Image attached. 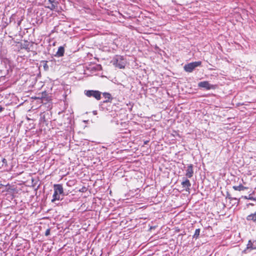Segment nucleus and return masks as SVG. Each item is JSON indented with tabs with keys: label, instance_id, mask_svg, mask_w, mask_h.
<instances>
[{
	"label": "nucleus",
	"instance_id": "9",
	"mask_svg": "<svg viewBox=\"0 0 256 256\" xmlns=\"http://www.w3.org/2000/svg\"><path fill=\"white\" fill-rule=\"evenodd\" d=\"M48 2L50 4V6H47L48 8L54 10L57 8L58 3L55 0H48Z\"/></svg>",
	"mask_w": 256,
	"mask_h": 256
},
{
	"label": "nucleus",
	"instance_id": "11",
	"mask_svg": "<svg viewBox=\"0 0 256 256\" xmlns=\"http://www.w3.org/2000/svg\"><path fill=\"white\" fill-rule=\"evenodd\" d=\"M64 49L63 46L59 47L58 52H56V56H64Z\"/></svg>",
	"mask_w": 256,
	"mask_h": 256
},
{
	"label": "nucleus",
	"instance_id": "2",
	"mask_svg": "<svg viewBox=\"0 0 256 256\" xmlns=\"http://www.w3.org/2000/svg\"><path fill=\"white\" fill-rule=\"evenodd\" d=\"M111 62L119 68H124L126 64V61L122 56L116 55L112 60Z\"/></svg>",
	"mask_w": 256,
	"mask_h": 256
},
{
	"label": "nucleus",
	"instance_id": "10",
	"mask_svg": "<svg viewBox=\"0 0 256 256\" xmlns=\"http://www.w3.org/2000/svg\"><path fill=\"white\" fill-rule=\"evenodd\" d=\"M232 188L235 190H238V191H241V190H244L248 189L247 187L244 186L242 184H240L239 186H233Z\"/></svg>",
	"mask_w": 256,
	"mask_h": 256
},
{
	"label": "nucleus",
	"instance_id": "15",
	"mask_svg": "<svg viewBox=\"0 0 256 256\" xmlns=\"http://www.w3.org/2000/svg\"><path fill=\"white\" fill-rule=\"evenodd\" d=\"M4 165L5 166H6V159H4V158L2 160V166H3Z\"/></svg>",
	"mask_w": 256,
	"mask_h": 256
},
{
	"label": "nucleus",
	"instance_id": "5",
	"mask_svg": "<svg viewBox=\"0 0 256 256\" xmlns=\"http://www.w3.org/2000/svg\"><path fill=\"white\" fill-rule=\"evenodd\" d=\"M198 86L204 88L206 90H210L214 88V86L211 84L208 81L201 82L198 84Z\"/></svg>",
	"mask_w": 256,
	"mask_h": 256
},
{
	"label": "nucleus",
	"instance_id": "3",
	"mask_svg": "<svg viewBox=\"0 0 256 256\" xmlns=\"http://www.w3.org/2000/svg\"><path fill=\"white\" fill-rule=\"evenodd\" d=\"M202 64L201 62H194L186 64L184 66V70L188 72H192L196 67L200 66Z\"/></svg>",
	"mask_w": 256,
	"mask_h": 256
},
{
	"label": "nucleus",
	"instance_id": "14",
	"mask_svg": "<svg viewBox=\"0 0 256 256\" xmlns=\"http://www.w3.org/2000/svg\"><path fill=\"white\" fill-rule=\"evenodd\" d=\"M103 95L106 98H108V100L110 98L111 96L108 93L104 92L103 94Z\"/></svg>",
	"mask_w": 256,
	"mask_h": 256
},
{
	"label": "nucleus",
	"instance_id": "12",
	"mask_svg": "<svg viewBox=\"0 0 256 256\" xmlns=\"http://www.w3.org/2000/svg\"><path fill=\"white\" fill-rule=\"evenodd\" d=\"M247 220H252L254 222H256V212L254 214H251L248 216Z\"/></svg>",
	"mask_w": 256,
	"mask_h": 256
},
{
	"label": "nucleus",
	"instance_id": "8",
	"mask_svg": "<svg viewBox=\"0 0 256 256\" xmlns=\"http://www.w3.org/2000/svg\"><path fill=\"white\" fill-rule=\"evenodd\" d=\"M182 187L185 188V190L188 191L190 190V188L191 186L190 182L189 180L186 179L182 182Z\"/></svg>",
	"mask_w": 256,
	"mask_h": 256
},
{
	"label": "nucleus",
	"instance_id": "19",
	"mask_svg": "<svg viewBox=\"0 0 256 256\" xmlns=\"http://www.w3.org/2000/svg\"><path fill=\"white\" fill-rule=\"evenodd\" d=\"M12 190H8V192H10V193H11V191Z\"/></svg>",
	"mask_w": 256,
	"mask_h": 256
},
{
	"label": "nucleus",
	"instance_id": "16",
	"mask_svg": "<svg viewBox=\"0 0 256 256\" xmlns=\"http://www.w3.org/2000/svg\"><path fill=\"white\" fill-rule=\"evenodd\" d=\"M244 198H246V199L254 200V198L250 196H249L248 197H247L246 196H245Z\"/></svg>",
	"mask_w": 256,
	"mask_h": 256
},
{
	"label": "nucleus",
	"instance_id": "1",
	"mask_svg": "<svg viewBox=\"0 0 256 256\" xmlns=\"http://www.w3.org/2000/svg\"><path fill=\"white\" fill-rule=\"evenodd\" d=\"M54 193L52 196V202H54L56 200H61L60 195L64 193V189L62 185L60 184H55L54 185Z\"/></svg>",
	"mask_w": 256,
	"mask_h": 256
},
{
	"label": "nucleus",
	"instance_id": "18",
	"mask_svg": "<svg viewBox=\"0 0 256 256\" xmlns=\"http://www.w3.org/2000/svg\"><path fill=\"white\" fill-rule=\"evenodd\" d=\"M4 188H6L5 186H1V190H2V192H4V190H3Z\"/></svg>",
	"mask_w": 256,
	"mask_h": 256
},
{
	"label": "nucleus",
	"instance_id": "7",
	"mask_svg": "<svg viewBox=\"0 0 256 256\" xmlns=\"http://www.w3.org/2000/svg\"><path fill=\"white\" fill-rule=\"evenodd\" d=\"M247 249L250 250L256 249V241L249 240L248 243L247 244Z\"/></svg>",
	"mask_w": 256,
	"mask_h": 256
},
{
	"label": "nucleus",
	"instance_id": "4",
	"mask_svg": "<svg viewBox=\"0 0 256 256\" xmlns=\"http://www.w3.org/2000/svg\"><path fill=\"white\" fill-rule=\"evenodd\" d=\"M85 94L88 97L92 96L97 100H100L101 98V93L98 90H86L85 91Z\"/></svg>",
	"mask_w": 256,
	"mask_h": 256
},
{
	"label": "nucleus",
	"instance_id": "13",
	"mask_svg": "<svg viewBox=\"0 0 256 256\" xmlns=\"http://www.w3.org/2000/svg\"><path fill=\"white\" fill-rule=\"evenodd\" d=\"M200 230L199 228L196 229L193 236L194 238H197L200 235Z\"/></svg>",
	"mask_w": 256,
	"mask_h": 256
},
{
	"label": "nucleus",
	"instance_id": "6",
	"mask_svg": "<svg viewBox=\"0 0 256 256\" xmlns=\"http://www.w3.org/2000/svg\"><path fill=\"white\" fill-rule=\"evenodd\" d=\"M192 168V165L191 164L188 165L187 167L186 176L189 178H190L193 176L194 171Z\"/></svg>",
	"mask_w": 256,
	"mask_h": 256
},
{
	"label": "nucleus",
	"instance_id": "17",
	"mask_svg": "<svg viewBox=\"0 0 256 256\" xmlns=\"http://www.w3.org/2000/svg\"><path fill=\"white\" fill-rule=\"evenodd\" d=\"M49 234H50V230H47L46 232V236H48Z\"/></svg>",
	"mask_w": 256,
	"mask_h": 256
}]
</instances>
